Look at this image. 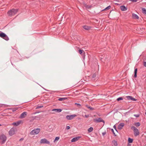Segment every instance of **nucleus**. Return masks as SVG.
I'll return each instance as SVG.
<instances>
[{"instance_id": "nucleus-1", "label": "nucleus", "mask_w": 146, "mask_h": 146, "mask_svg": "<svg viewBox=\"0 0 146 146\" xmlns=\"http://www.w3.org/2000/svg\"><path fill=\"white\" fill-rule=\"evenodd\" d=\"M18 9H15L13 8L9 11L7 13L9 16L11 17L17 14L18 11Z\"/></svg>"}, {"instance_id": "nucleus-2", "label": "nucleus", "mask_w": 146, "mask_h": 146, "mask_svg": "<svg viewBox=\"0 0 146 146\" xmlns=\"http://www.w3.org/2000/svg\"><path fill=\"white\" fill-rule=\"evenodd\" d=\"M131 129L133 130V131L134 135L136 137L139 135V130L135 127L132 126L131 127Z\"/></svg>"}, {"instance_id": "nucleus-3", "label": "nucleus", "mask_w": 146, "mask_h": 146, "mask_svg": "<svg viewBox=\"0 0 146 146\" xmlns=\"http://www.w3.org/2000/svg\"><path fill=\"white\" fill-rule=\"evenodd\" d=\"M7 139V137L3 134L0 135V143L1 144L4 143Z\"/></svg>"}, {"instance_id": "nucleus-4", "label": "nucleus", "mask_w": 146, "mask_h": 146, "mask_svg": "<svg viewBox=\"0 0 146 146\" xmlns=\"http://www.w3.org/2000/svg\"><path fill=\"white\" fill-rule=\"evenodd\" d=\"M40 131V129L39 128H37L36 129H35L32 131L30 132V134L31 135H35L37 134Z\"/></svg>"}, {"instance_id": "nucleus-5", "label": "nucleus", "mask_w": 146, "mask_h": 146, "mask_svg": "<svg viewBox=\"0 0 146 146\" xmlns=\"http://www.w3.org/2000/svg\"><path fill=\"white\" fill-rule=\"evenodd\" d=\"M0 37L6 40H8L9 38L5 33L0 31Z\"/></svg>"}, {"instance_id": "nucleus-6", "label": "nucleus", "mask_w": 146, "mask_h": 146, "mask_svg": "<svg viewBox=\"0 0 146 146\" xmlns=\"http://www.w3.org/2000/svg\"><path fill=\"white\" fill-rule=\"evenodd\" d=\"M93 121L96 123H100L103 122L104 124L105 123L104 121L101 117L98 118V119H95L93 120Z\"/></svg>"}, {"instance_id": "nucleus-7", "label": "nucleus", "mask_w": 146, "mask_h": 146, "mask_svg": "<svg viewBox=\"0 0 146 146\" xmlns=\"http://www.w3.org/2000/svg\"><path fill=\"white\" fill-rule=\"evenodd\" d=\"M78 53L81 54L82 57L83 59H84L85 57V52L83 50L79 49Z\"/></svg>"}, {"instance_id": "nucleus-8", "label": "nucleus", "mask_w": 146, "mask_h": 146, "mask_svg": "<svg viewBox=\"0 0 146 146\" xmlns=\"http://www.w3.org/2000/svg\"><path fill=\"white\" fill-rule=\"evenodd\" d=\"M40 143L47 144H49L50 142L47 140L45 139H41L40 141Z\"/></svg>"}, {"instance_id": "nucleus-9", "label": "nucleus", "mask_w": 146, "mask_h": 146, "mask_svg": "<svg viewBox=\"0 0 146 146\" xmlns=\"http://www.w3.org/2000/svg\"><path fill=\"white\" fill-rule=\"evenodd\" d=\"M76 116V115L75 114L71 115H67L66 117V118L68 120H71Z\"/></svg>"}, {"instance_id": "nucleus-10", "label": "nucleus", "mask_w": 146, "mask_h": 146, "mask_svg": "<svg viewBox=\"0 0 146 146\" xmlns=\"http://www.w3.org/2000/svg\"><path fill=\"white\" fill-rule=\"evenodd\" d=\"M15 129L13 128H11L9 132V134L12 136L15 134Z\"/></svg>"}, {"instance_id": "nucleus-11", "label": "nucleus", "mask_w": 146, "mask_h": 146, "mask_svg": "<svg viewBox=\"0 0 146 146\" xmlns=\"http://www.w3.org/2000/svg\"><path fill=\"white\" fill-rule=\"evenodd\" d=\"M128 100H131L133 101H136L137 100V99L133 97L132 96H127L125 97Z\"/></svg>"}, {"instance_id": "nucleus-12", "label": "nucleus", "mask_w": 146, "mask_h": 146, "mask_svg": "<svg viewBox=\"0 0 146 146\" xmlns=\"http://www.w3.org/2000/svg\"><path fill=\"white\" fill-rule=\"evenodd\" d=\"M27 112H24L21 114L20 117L21 118H24L27 116Z\"/></svg>"}, {"instance_id": "nucleus-13", "label": "nucleus", "mask_w": 146, "mask_h": 146, "mask_svg": "<svg viewBox=\"0 0 146 146\" xmlns=\"http://www.w3.org/2000/svg\"><path fill=\"white\" fill-rule=\"evenodd\" d=\"M83 28L86 30H89L91 29L92 27L87 25H84L83 26Z\"/></svg>"}, {"instance_id": "nucleus-14", "label": "nucleus", "mask_w": 146, "mask_h": 146, "mask_svg": "<svg viewBox=\"0 0 146 146\" xmlns=\"http://www.w3.org/2000/svg\"><path fill=\"white\" fill-rule=\"evenodd\" d=\"M80 138V137H77L74 138H73L71 140V142H75L78 140Z\"/></svg>"}, {"instance_id": "nucleus-15", "label": "nucleus", "mask_w": 146, "mask_h": 146, "mask_svg": "<svg viewBox=\"0 0 146 146\" xmlns=\"http://www.w3.org/2000/svg\"><path fill=\"white\" fill-rule=\"evenodd\" d=\"M120 9L122 11H124L127 10V7H125L124 5H121L120 6Z\"/></svg>"}, {"instance_id": "nucleus-16", "label": "nucleus", "mask_w": 146, "mask_h": 146, "mask_svg": "<svg viewBox=\"0 0 146 146\" xmlns=\"http://www.w3.org/2000/svg\"><path fill=\"white\" fill-rule=\"evenodd\" d=\"M124 124L123 123H121L119 124L118 126V128L119 130L121 129L124 126Z\"/></svg>"}, {"instance_id": "nucleus-17", "label": "nucleus", "mask_w": 146, "mask_h": 146, "mask_svg": "<svg viewBox=\"0 0 146 146\" xmlns=\"http://www.w3.org/2000/svg\"><path fill=\"white\" fill-rule=\"evenodd\" d=\"M112 143L113 144L112 145V146H117L118 145L117 141L115 140L112 141Z\"/></svg>"}, {"instance_id": "nucleus-18", "label": "nucleus", "mask_w": 146, "mask_h": 146, "mask_svg": "<svg viewBox=\"0 0 146 146\" xmlns=\"http://www.w3.org/2000/svg\"><path fill=\"white\" fill-rule=\"evenodd\" d=\"M20 121H18L14 122L13 123V124L15 126H17L19 125L20 123Z\"/></svg>"}, {"instance_id": "nucleus-19", "label": "nucleus", "mask_w": 146, "mask_h": 146, "mask_svg": "<svg viewBox=\"0 0 146 146\" xmlns=\"http://www.w3.org/2000/svg\"><path fill=\"white\" fill-rule=\"evenodd\" d=\"M132 17L134 19H138L139 18V17L137 15L134 13H133L132 14Z\"/></svg>"}, {"instance_id": "nucleus-20", "label": "nucleus", "mask_w": 146, "mask_h": 146, "mask_svg": "<svg viewBox=\"0 0 146 146\" xmlns=\"http://www.w3.org/2000/svg\"><path fill=\"white\" fill-rule=\"evenodd\" d=\"M85 107L88 108L90 110H95L94 108L91 107L90 106H89L88 105H86Z\"/></svg>"}, {"instance_id": "nucleus-21", "label": "nucleus", "mask_w": 146, "mask_h": 146, "mask_svg": "<svg viewBox=\"0 0 146 146\" xmlns=\"http://www.w3.org/2000/svg\"><path fill=\"white\" fill-rule=\"evenodd\" d=\"M52 111H55L57 112H60L62 111V110L60 109H55L52 110Z\"/></svg>"}, {"instance_id": "nucleus-22", "label": "nucleus", "mask_w": 146, "mask_h": 146, "mask_svg": "<svg viewBox=\"0 0 146 146\" xmlns=\"http://www.w3.org/2000/svg\"><path fill=\"white\" fill-rule=\"evenodd\" d=\"M137 68H135L134 70V77L135 78H136L137 77Z\"/></svg>"}, {"instance_id": "nucleus-23", "label": "nucleus", "mask_w": 146, "mask_h": 146, "mask_svg": "<svg viewBox=\"0 0 146 146\" xmlns=\"http://www.w3.org/2000/svg\"><path fill=\"white\" fill-rule=\"evenodd\" d=\"M133 139L130 137H129L128 139V143H131L133 142Z\"/></svg>"}, {"instance_id": "nucleus-24", "label": "nucleus", "mask_w": 146, "mask_h": 146, "mask_svg": "<svg viewBox=\"0 0 146 146\" xmlns=\"http://www.w3.org/2000/svg\"><path fill=\"white\" fill-rule=\"evenodd\" d=\"M67 99L66 98H60L58 99V100L59 101H62L65 100Z\"/></svg>"}, {"instance_id": "nucleus-25", "label": "nucleus", "mask_w": 146, "mask_h": 146, "mask_svg": "<svg viewBox=\"0 0 146 146\" xmlns=\"http://www.w3.org/2000/svg\"><path fill=\"white\" fill-rule=\"evenodd\" d=\"M134 125L137 127H138L140 125V123L139 122H137L135 123L134 124Z\"/></svg>"}, {"instance_id": "nucleus-26", "label": "nucleus", "mask_w": 146, "mask_h": 146, "mask_svg": "<svg viewBox=\"0 0 146 146\" xmlns=\"http://www.w3.org/2000/svg\"><path fill=\"white\" fill-rule=\"evenodd\" d=\"M142 10L143 13L146 15V9L144 8L142 9Z\"/></svg>"}, {"instance_id": "nucleus-27", "label": "nucleus", "mask_w": 146, "mask_h": 146, "mask_svg": "<svg viewBox=\"0 0 146 146\" xmlns=\"http://www.w3.org/2000/svg\"><path fill=\"white\" fill-rule=\"evenodd\" d=\"M93 128L91 127L88 129V131L89 132H91L93 130Z\"/></svg>"}, {"instance_id": "nucleus-28", "label": "nucleus", "mask_w": 146, "mask_h": 146, "mask_svg": "<svg viewBox=\"0 0 146 146\" xmlns=\"http://www.w3.org/2000/svg\"><path fill=\"white\" fill-rule=\"evenodd\" d=\"M10 109L12 110V111L13 112H14L16 111L18 109V108H11Z\"/></svg>"}, {"instance_id": "nucleus-29", "label": "nucleus", "mask_w": 146, "mask_h": 146, "mask_svg": "<svg viewBox=\"0 0 146 146\" xmlns=\"http://www.w3.org/2000/svg\"><path fill=\"white\" fill-rule=\"evenodd\" d=\"M59 138L60 137H56L54 141V142H55L56 141H58L59 139Z\"/></svg>"}, {"instance_id": "nucleus-30", "label": "nucleus", "mask_w": 146, "mask_h": 146, "mask_svg": "<svg viewBox=\"0 0 146 146\" xmlns=\"http://www.w3.org/2000/svg\"><path fill=\"white\" fill-rule=\"evenodd\" d=\"M123 99V98L122 97H121L118 98L117 99V101H119L120 100H122Z\"/></svg>"}, {"instance_id": "nucleus-31", "label": "nucleus", "mask_w": 146, "mask_h": 146, "mask_svg": "<svg viewBox=\"0 0 146 146\" xmlns=\"http://www.w3.org/2000/svg\"><path fill=\"white\" fill-rule=\"evenodd\" d=\"M111 132H112L114 136L115 137L117 135L115 134V133L114 132V131L113 130V129H111Z\"/></svg>"}, {"instance_id": "nucleus-32", "label": "nucleus", "mask_w": 146, "mask_h": 146, "mask_svg": "<svg viewBox=\"0 0 146 146\" xmlns=\"http://www.w3.org/2000/svg\"><path fill=\"white\" fill-rule=\"evenodd\" d=\"M43 107V106L40 105V106H37V107L36 108V109H38L39 108H41Z\"/></svg>"}, {"instance_id": "nucleus-33", "label": "nucleus", "mask_w": 146, "mask_h": 146, "mask_svg": "<svg viewBox=\"0 0 146 146\" xmlns=\"http://www.w3.org/2000/svg\"><path fill=\"white\" fill-rule=\"evenodd\" d=\"M96 73H94L93 74V75L92 76V78H94L96 77Z\"/></svg>"}, {"instance_id": "nucleus-34", "label": "nucleus", "mask_w": 146, "mask_h": 146, "mask_svg": "<svg viewBox=\"0 0 146 146\" xmlns=\"http://www.w3.org/2000/svg\"><path fill=\"white\" fill-rule=\"evenodd\" d=\"M35 119H36L37 120H39L40 119V117H38V116H35L34 117Z\"/></svg>"}, {"instance_id": "nucleus-35", "label": "nucleus", "mask_w": 146, "mask_h": 146, "mask_svg": "<svg viewBox=\"0 0 146 146\" xmlns=\"http://www.w3.org/2000/svg\"><path fill=\"white\" fill-rule=\"evenodd\" d=\"M111 6L110 5H109L107 7H106V8H105L106 9L107 11L108 10H109L111 8Z\"/></svg>"}, {"instance_id": "nucleus-36", "label": "nucleus", "mask_w": 146, "mask_h": 146, "mask_svg": "<svg viewBox=\"0 0 146 146\" xmlns=\"http://www.w3.org/2000/svg\"><path fill=\"white\" fill-rule=\"evenodd\" d=\"M75 105H76L77 107H78L79 108L81 107V105L79 104H78L76 103H75Z\"/></svg>"}, {"instance_id": "nucleus-37", "label": "nucleus", "mask_w": 146, "mask_h": 146, "mask_svg": "<svg viewBox=\"0 0 146 146\" xmlns=\"http://www.w3.org/2000/svg\"><path fill=\"white\" fill-rule=\"evenodd\" d=\"M134 116L137 117H139V116H140V115L139 114H135L134 115Z\"/></svg>"}, {"instance_id": "nucleus-38", "label": "nucleus", "mask_w": 146, "mask_h": 146, "mask_svg": "<svg viewBox=\"0 0 146 146\" xmlns=\"http://www.w3.org/2000/svg\"><path fill=\"white\" fill-rule=\"evenodd\" d=\"M129 1H131L132 2L134 3L135 2L137 1V0H129Z\"/></svg>"}, {"instance_id": "nucleus-39", "label": "nucleus", "mask_w": 146, "mask_h": 146, "mask_svg": "<svg viewBox=\"0 0 146 146\" xmlns=\"http://www.w3.org/2000/svg\"><path fill=\"white\" fill-rule=\"evenodd\" d=\"M70 128V127L69 126H67L66 127V129L68 130Z\"/></svg>"}, {"instance_id": "nucleus-40", "label": "nucleus", "mask_w": 146, "mask_h": 146, "mask_svg": "<svg viewBox=\"0 0 146 146\" xmlns=\"http://www.w3.org/2000/svg\"><path fill=\"white\" fill-rule=\"evenodd\" d=\"M85 117L86 118H88L89 117V115H85Z\"/></svg>"}, {"instance_id": "nucleus-41", "label": "nucleus", "mask_w": 146, "mask_h": 146, "mask_svg": "<svg viewBox=\"0 0 146 146\" xmlns=\"http://www.w3.org/2000/svg\"><path fill=\"white\" fill-rule=\"evenodd\" d=\"M143 65L145 66L146 67V62H144Z\"/></svg>"}, {"instance_id": "nucleus-42", "label": "nucleus", "mask_w": 146, "mask_h": 146, "mask_svg": "<svg viewBox=\"0 0 146 146\" xmlns=\"http://www.w3.org/2000/svg\"><path fill=\"white\" fill-rule=\"evenodd\" d=\"M106 134V132L105 131L102 133V134L103 136H104V135Z\"/></svg>"}, {"instance_id": "nucleus-43", "label": "nucleus", "mask_w": 146, "mask_h": 146, "mask_svg": "<svg viewBox=\"0 0 146 146\" xmlns=\"http://www.w3.org/2000/svg\"><path fill=\"white\" fill-rule=\"evenodd\" d=\"M24 139V138H21L20 140H19V141H23V140Z\"/></svg>"}, {"instance_id": "nucleus-44", "label": "nucleus", "mask_w": 146, "mask_h": 146, "mask_svg": "<svg viewBox=\"0 0 146 146\" xmlns=\"http://www.w3.org/2000/svg\"><path fill=\"white\" fill-rule=\"evenodd\" d=\"M115 129H116V126L115 125H114L113 126V127Z\"/></svg>"}, {"instance_id": "nucleus-45", "label": "nucleus", "mask_w": 146, "mask_h": 146, "mask_svg": "<svg viewBox=\"0 0 146 146\" xmlns=\"http://www.w3.org/2000/svg\"><path fill=\"white\" fill-rule=\"evenodd\" d=\"M127 146H131V144H129V143H128L127 145Z\"/></svg>"}, {"instance_id": "nucleus-46", "label": "nucleus", "mask_w": 146, "mask_h": 146, "mask_svg": "<svg viewBox=\"0 0 146 146\" xmlns=\"http://www.w3.org/2000/svg\"><path fill=\"white\" fill-rule=\"evenodd\" d=\"M107 11L106 9V8L104 9L102 11Z\"/></svg>"}, {"instance_id": "nucleus-47", "label": "nucleus", "mask_w": 146, "mask_h": 146, "mask_svg": "<svg viewBox=\"0 0 146 146\" xmlns=\"http://www.w3.org/2000/svg\"><path fill=\"white\" fill-rule=\"evenodd\" d=\"M115 130H116V131H117V129H115Z\"/></svg>"}, {"instance_id": "nucleus-48", "label": "nucleus", "mask_w": 146, "mask_h": 146, "mask_svg": "<svg viewBox=\"0 0 146 146\" xmlns=\"http://www.w3.org/2000/svg\"><path fill=\"white\" fill-rule=\"evenodd\" d=\"M16 70H17L18 71H19L18 69H16Z\"/></svg>"}, {"instance_id": "nucleus-49", "label": "nucleus", "mask_w": 146, "mask_h": 146, "mask_svg": "<svg viewBox=\"0 0 146 146\" xmlns=\"http://www.w3.org/2000/svg\"><path fill=\"white\" fill-rule=\"evenodd\" d=\"M36 113H36H35L34 114H35Z\"/></svg>"}, {"instance_id": "nucleus-50", "label": "nucleus", "mask_w": 146, "mask_h": 146, "mask_svg": "<svg viewBox=\"0 0 146 146\" xmlns=\"http://www.w3.org/2000/svg\"><path fill=\"white\" fill-rule=\"evenodd\" d=\"M1 124H0V126H1Z\"/></svg>"}]
</instances>
